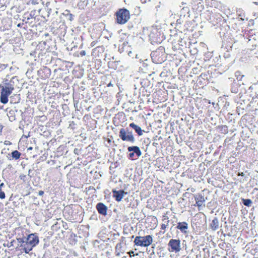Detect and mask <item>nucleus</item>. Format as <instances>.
<instances>
[{
  "label": "nucleus",
  "instance_id": "nucleus-1",
  "mask_svg": "<svg viewBox=\"0 0 258 258\" xmlns=\"http://www.w3.org/2000/svg\"><path fill=\"white\" fill-rule=\"evenodd\" d=\"M39 237L36 233H32L28 235L26 238V244L25 246V252L29 253L33 248L36 246L39 243Z\"/></svg>",
  "mask_w": 258,
  "mask_h": 258
},
{
  "label": "nucleus",
  "instance_id": "nucleus-2",
  "mask_svg": "<svg viewBox=\"0 0 258 258\" xmlns=\"http://www.w3.org/2000/svg\"><path fill=\"white\" fill-rule=\"evenodd\" d=\"M0 89L1 102L3 104H6L8 102V96L11 95L14 88L10 83H6L5 86H1Z\"/></svg>",
  "mask_w": 258,
  "mask_h": 258
},
{
  "label": "nucleus",
  "instance_id": "nucleus-3",
  "mask_svg": "<svg viewBox=\"0 0 258 258\" xmlns=\"http://www.w3.org/2000/svg\"><path fill=\"white\" fill-rule=\"evenodd\" d=\"M116 22L119 24H124L129 19V12L125 9H120L115 13Z\"/></svg>",
  "mask_w": 258,
  "mask_h": 258
},
{
  "label": "nucleus",
  "instance_id": "nucleus-4",
  "mask_svg": "<svg viewBox=\"0 0 258 258\" xmlns=\"http://www.w3.org/2000/svg\"><path fill=\"white\" fill-rule=\"evenodd\" d=\"M152 242V237L150 235L145 236H137L134 240L136 245L144 247L149 246Z\"/></svg>",
  "mask_w": 258,
  "mask_h": 258
},
{
  "label": "nucleus",
  "instance_id": "nucleus-5",
  "mask_svg": "<svg viewBox=\"0 0 258 258\" xmlns=\"http://www.w3.org/2000/svg\"><path fill=\"white\" fill-rule=\"evenodd\" d=\"M168 246V250L170 252H178L180 250V240L171 239L169 241Z\"/></svg>",
  "mask_w": 258,
  "mask_h": 258
},
{
  "label": "nucleus",
  "instance_id": "nucleus-6",
  "mask_svg": "<svg viewBox=\"0 0 258 258\" xmlns=\"http://www.w3.org/2000/svg\"><path fill=\"white\" fill-rule=\"evenodd\" d=\"M141 154V151L138 147H130V158H131L132 160L138 159Z\"/></svg>",
  "mask_w": 258,
  "mask_h": 258
},
{
  "label": "nucleus",
  "instance_id": "nucleus-7",
  "mask_svg": "<svg viewBox=\"0 0 258 258\" xmlns=\"http://www.w3.org/2000/svg\"><path fill=\"white\" fill-rule=\"evenodd\" d=\"M195 200L196 201V204H194V206L198 207L199 210L201 209V207L204 205L205 202V199L204 196L201 194H198L194 196Z\"/></svg>",
  "mask_w": 258,
  "mask_h": 258
},
{
  "label": "nucleus",
  "instance_id": "nucleus-8",
  "mask_svg": "<svg viewBox=\"0 0 258 258\" xmlns=\"http://www.w3.org/2000/svg\"><path fill=\"white\" fill-rule=\"evenodd\" d=\"M113 197L117 201H120L123 198L124 195H126L127 192H125L122 190H116L115 189L112 190Z\"/></svg>",
  "mask_w": 258,
  "mask_h": 258
},
{
  "label": "nucleus",
  "instance_id": "nucleus-9",
  "mask_svg": "<svg viewBox=\"0 0 258 258\" xmlns=\"http://www.w3.org/2000/svg\"><path fill=\"white\" fill-rule=\"evenodd\" d=\"M96 208L99 214L104 216H106L107 215V207L103 203H98Z\"/></svg>",
  "mask_w": 258,
  "mask_h": 258
},
{
  "label": "nucleus",
  "instance_id": "nucleus-10",
  "mask_svg": "<svg viewBox=\"0 0 258 258\" xmlns=\"http://www.w3.org/2000/svg\"><path fill=\"white\" fill-rule=\"evenodd\" d=\"M119 136L122 140L129 141V132L127 128H121Z\"/></svg>",
  "mask_w": 258,
  "mask_h": 258
},
{
  "label": "nucleus",
  "instance_id": "nucleus-11",
  "mask_svg": "<svg viewBox=\"0 0 258 258\" xmlns=\"http://www.w3.org/2000/svg\"><path fill=\"white\" fill-rule=\"evenodd\" d=\"M176 228L180 230L181 232L186 233L188 229V224L186 222H178Z\"/></svg>",
  "mask_w": 258,
  "mask_h": 258
},
{
  "label": "nucleus",
  "instance_id": "nucleus-12",
  "mask_svg": "<svg viewBox=\"0 0 258 258\" xmlns=\"http://www.w3.org/2000/svg\"><path fill=\"white\" fill-rule=\"evenodd\" d=\"M210 227L213 230H217L219 227V222L217 218L215 217L210 223Z\"/></svg>",
  "mask_w": 258,
  "mask_h": 258
},
{
  "label": "nucleus",
  "instance_id": "nucleus-13",
  "mask_svg": "<svg viewBox=\"0 0 258 258\" xmlns=\"http://www.w3.org/2000/svg\"><path fill=\"white\" fill-rule=\"evenodd\" d=\"M130 126L132 127L135 130L139 136H142L143 135V131L140 126L135 124L134 123H130Z\"/></svg>",
  "mask_w": 258,
  "mask_h": 258
},
{
  "label": "nucleus",
  "instance_id": "nucleus-14",
  "mask_svg": "<svg viewBox=\"0 0 258 258\" xmlns=\"http://www.w3.org/2000/svg\"><path fill=\"white\" fill-rule=\"evenodd\" d=\"M26 238H18L17 240L18 242L20 244V247H22V249L25 252V245L26 244Z\"/></svg>",
  "mask_w": 258,
  "mask_h": 258
},
{
  "label": "nucleus",
  "instance_id": "nucleus-15",
  "mask_svg": "<svg viewBox=\"0 0 258 258\" xmlns=\"http://www.w3.org/2000/svg\"><path fill=\"white\" fill-rule=\"evenodd\" d=\"M150 39L152 43H160V40H158V38L155 37V34L154 33H151L149 35Z\"/></svg>",
  "mask_w": 258,
  "mask_h": 258
},
{
  "label": "nucleus",
  "instance_id": "nucleus-16",
  "mask_svg": "<svg viewBox=\"0 0 258 258\" xmlns=\"http://www.w3.org/2000/svg\"><path fill=\"white\" fill-rule=\"evenodd\" d=\"M88 4V0H80L78 6L80 9H84Z\"/></svg>",
  "mask_w": 258,
  "mask_h": 258
},
{
  "label": "nucleus",
  "instance_id": "nucleus-17",
  "mask_svg": "<svg viewBox=\"0 0 258 258\" xmlns=\"http://www.w3.org/2000/svg\"><path fill=\"white\" fill-rule=\"evenodd\" d=\"M21 156V153L18 152L17 150H15L12 153V156L13 159H15V160H17L19 159Z\"/></svg>",
  "mask_w": 258,
  "mask_h": 258
},
{
  "label": "nucleus",
  "instance_id": "nucleus-18",
  "mask_svg": "<svg viewBox=\"0 0 258 258\" xmlns=\"http://www.w3.org/2000/svg\"><path fill=\"white\" fill-rule=\"evenodd\" d=\"M163 217H164V219L167 220L166 224H162L161 225V229L164 230L167 227L169 221L168 220V218L166 216H163Z\"/></svg>",
  "mask_w": 258,
  "mask_h": 258
},
{
  "label": "nucleus",
  "instance_id": "nucleus-19",
  "mask_svg": "<svg viewBox=\"0 0 258 258\" xmlns=\"http://www.w3.org/2000/svg\"><path fill=\"white\" fill-rule=\"evenodd\" d=\"M242 201H243V204L245 206H248V207H249L252 203V202H251V200H250V199H243Z\"/></svg>",
  "mask_w": 258,
  "mask_h": 258
},
{
  "label": "nucleus",
  "instance_id": "nucleus-20",
  "mask_svg": "<svg viewBox=\"0 0 258 258\" xmlns=\"http://www.w3.org/2000/svg\"><path fill=\"white\" fill-rule=\"evenodd\" d=\"M248 20V18L247 17H245V16H244V15L243 14V15L242 14H240L239 15V18H238V21H247Z\"/></svg>",
  "mask_w": 258,
  "mask_h": 258
},
{
  "label": "nucleus",
  "instance_id": "nucleus-21",
  "mask_svg": "<svg viewBox=\"0 0 258 258\" xmlns=\"http://www.w3.org/2000/svg\"><path fill=\"white\" fill-rule=\"evenodd\" d=\"M6 0H0V8L1 9H5L6 8Z\"/></svg>",
  "mask_w": 258,
  "mask_h": 258
},
{
  "label": "nucleus",
  "instance_id": "nucleus-22",
  "mask_svg": "<svg viewBox=\"0 0 258 258\" xmlns=\"http://www.w3.org/2000/svg\"><path fill=\"white\" fill-rule=\"evenodd\" d=\"M6 197L5 192L2 190V189L0 188V198L4 199Z\"/></svg>",
  "mask_w": 258,
  "mask_h": 258
},
{
  "label": "nucleus",
  "instance_id": "nucleus-23",
  "mask_svg": "<svg viewBox=\"0 0 258 258\" xmlns=\"http://www.w3.org/2000/svg\"><path fill=\"white\" fill-rule=\"evenodd\" d=\"M26 175H21L20 176V178H21V179H22V180H24V181H25V178H26Z\"/></svg>",
  "mask_w": 258,
  "mask_h": 258
},
{
  "label": "nucleus",
  "instance_id": "nucleus-24",
  "mask_svg": "<svg viewBox=\"0 0 258 258\" xmlns=\"http://www.w3.org/2000/svg\"><path fill=\"white\" fill-rule=\"evenodd\" d=\"M86 54V51L85 50H82L81 52H80V55L81 56H84Z\"/></svg>",
  "mask_w": 258,
  "mask_h": 258
},
{
  "label": "nucleus",
  "instance_id": "nucleus-25",
  "mask_svg": "<svg viewBox=\"0 0 258 258\" xmlns=\"http://www.w3.org/2000/svg\"><path fill=\"white\" fill-rule=\"evenodd\" d=\"M68 16L69 17V19L70 20V21H72L73 20V16L72 14H68Z\"/></svg>",
  "mask_w": 258,
  "mask_h": 258
},
{
  "label": "nucleus",
  "instance_id": "nucleus-26",
  "mask_svg": "<svg viewBox=\"0 0 258 258\" xmlns=\"http://www.w3.org/2000/svg\"><path fill=\"white\" fill-rule=\"evenodd\" d=\"M43 194H44V191H42V190L39 191V192H38V195L39 196H42L43 195Z\"/></svg>",
  "mask_w": 258,
  "mask_h": 258
},
{
  "label": "nucleus",
  "instance_id": "nucleus-27",
  "mask_svg": "<svg viewBox=\"0 0 258 258\" xmlns=\"http://www.w3.org/2000/svg\"><path fill=\"white\" fill-rule=\"evenodd\" d=\"M14 241H14V240H12V241L10 242V245H8V247H11V246H13V242H14Z\"/></svg>",
  "mask_w": 258,
  "mask_h": 258
},
{
  "label": "nucleus",
  "instance_id": "nucleus-28",
  "mask_svg": "<svg viewBox=\"0 0 258 258\" xmlns=\"http://www.w3.org/2000/svg\"><path fill=\"white\" fill-rule=\"evenodd\" d=\"M31 171H32V170H31V169H29V171H28V176H29L30 178H31V177H32V176L30 174V173L31 172Z\"/></svg>",
  "mask_w": 258,
  "mask_h": 258
},
{
  "label": "nucleus",
  "instance_id": "nucleus-29",
  "mask_svg": "<svg viewBox=\"0 0 258 258\" xmlns=\"http://www.w3.org/2000/svg\"><path fill=\"white\" fill-rule=\"evenodd\" d=\"M210 3H211V5L215 4V3H217V1H215V0H211Z\"/></svg>",
  "mask_w": 258,
  "mask_h": 258
},
{
  "label": "nucleus",
  "instance_id": "nucleus-30",
  "mask_svg": "<svg viewBox=\"0 0 258 258\" xmlns=\"http://www.w3.org/2000/svg\"><path fill=\"white\" fill-rule=\"evenodd\" d=\"M4 185H5V184H4V183L3 182L1 183L0 184V188L2 189V187L4 186Z\"/></svg>",
  "mask_w": 258,
  "mask_h": 258
},
{
  "label": "nucleus",
  "instance_id": "nucleus-31",
  "mask_svg": "<svg viewBox=\"0 0 258 258\" xmlns=\"http://www.w3.org/2000/svg\"><path fill=\"white\" fill-rule=\"evenodd\" d=\"M130 141H134V137L133 136L130 135Z\"/></svg>",
  "mask_w": 258,
  "mask_h": 258
},
{
  "label": "nucleus",
  "instance_id": "nucleus-32",
  "mask_svg": "<svg viewBox=\"0 0 258 258\" xmlns=\"http://www.w3.org/2000/svg\"><path fill=\"white\" fill-rule=\"evenodd\" d=\"M253 15L254 16H257L258 17V12L257 13H254Z\"/></svg>",
  "mask_w": 258,
  "mask_h": 258
},
{
  "label": "nucleus",
  "instance_id": "nucleus-33",
  "mask_svg": "<svg viewBox=\"0 0 258 258\" xmlns=\"http://www.w3.org/2000/svg\"><path fill=\"white\" fill-rule=\"evenodd\" d=\"M147 0H141V1L142 2V3H145L147 2Z\"/></svg>",
  "mask_w": 258,
  "mask_h": 258
},
{
  "label": "nucleus",
  "instance_id": "nucleus-34",
  "mask_svg": "<svg viewBox=\"0 0 258 258\" xmlns=\"http://www.w3.org/2000/svg\"><path fill=\"white\" fill-rule=\"evenodd\" d=\"M112 86V84L111 83H110L108 85V86Z\"/></svg>",
  "mask_w": 258,
  "mask_h": 258
},
{
  "label": "nucleus",
  "instance_id": "nucleus-35",
  "mask_svg": "<svg viewBox=\"0 0 258 258\" xmlns=\"http://www.w3.org/2000/svg\"><path fill=\"white\" fill-rule=\"evenodd\" d=\"M17 26H18V27H20L21 26L20 24H19L17 25Z\"/></svg>",
  "mask_w": 258,
  "mask_h": 258
},
{
  "label": "nucleus",
  "instance_id": "nucleus-36",
  "mask_svg": "<svg viewBox=\"0 0 258 258\" xmlns=\"http://www.w3.org/2000/svg\"><path fill=\"white\" fill-rule=\"evenodd\" d=\"M32 147H30V148H28V149H29V150H32Z\"/></svg>",
  "mask_w": 258,
  "mask_h": 258
},
{
  "label": "nucleus",
  "instance_id": "nucleus-37",
  "mask_svg": "<svg viewBox=\"0 0 258 258\" xmlns=\"http://www.w3.org/2000/svg\"><path fill=\"white\" fill-rule=\"evenodd\" d=\"M132 253H133V252H132ZM130 256H131V251L130 252Z\"/></svg>",
  "mask_w": 258,
  "mask_h": 258
}]
</instances>
